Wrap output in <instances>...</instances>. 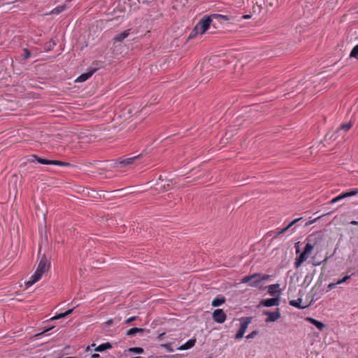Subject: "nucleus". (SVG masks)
<instances>
[{
  "label": "nucleus",
  "mask_w": 358,
  "mask_h": 358,
  "mask_svg": "<svg viewBox=\"0 0 358 358\" xmlns=\"http://www.w3.org/2000/svg\"><path fill=\"white\" fill-rule=\"evenodd\" d=\"M322 239L321 236L315 237L313 235L308 236V243L306 244L303 251L295 259L294 266L297 268L307 260L310 254L313 251L315 245Z\"/></svg>",
  "instance_id": "1"
},
{
  "label": "nucleus",
  "mask_w": 358,
  "mask_h": 358,
  "mask_svg": "<svg viewBox=\"0 0 358 358\" xmlns=\"http://www.w3.org/2000/svg\"><path fill=\"white\" fill-rule=\"evenodd\" d=\"M213 19L210 15L203 16L192 30L188 38L190 39L203 35L210 28Z\"/></svg>",
  "instance_id": "2"
},
{
  "label": "nucleus",
  "mask_w": 358,
  "mask_h": 358,
  "mask_svg": "<svg viewBox=\"0 0 358 358\" xmlns=\"http://www.w3.org/2000/svg\"><path fill=\"white\" fill-rule=\"evenodd\" d=\"M49 267L48 259L45 257H43L36 268L35 273L31 276L30 280L26 282L27 287H30L35 282L40 280L42 278L43 274L47 271Z\"/></svg>",
  "instance_id": "3"
},
{
  "label": "nucleus",
  "mask_w": 358,
  "mask_h": 358,
  "mask_svg": "<svg viewBox=\"0 0 358 358\" xmlns=\"http://www.w3.org/2000/svg\"><path fill=\"white\" fill-rule=\"evenodd\" d=\"M251 322L252 317H242L240 319V328L236 334L235 335V339L240 340L243 337Z\"/></svg>",
  "instance_id": "4"
},
{
  "label": "nucleus",
  "mask_w": 358,
  "mask_h": 358,
  "mask_svg": "<svg viewBox=\"0 0 358 358\" xmlns=\"http://www.w3.org/2000/svg\"><path fill=\"white\" fill-rule=\"evenodd\" d=\"M259 273H255L250 275L244 276L241 282L243 284L248 283L249 286L252 287H259L260 285L259 282Z\"/></svg>",
  "instance_id": "5"
},
{
  "label": "nucleus",
  "mask_w": 358,
  "mask_h": 358,
  "mask_svg": "<svg viewBox=\"0 0 358 358\" xmlns=\"http://www.w3.org/2000/svg\"><path fill=\"white\" fill-rule=\"evenodd\" d=\"M141 157V155H138L130 157L120 158L118 161L117 165L121 167L129 166L130 164H134Z\"/></svg>",
  "instance_id": "6"
},
{
  "label": "nucleus",
  "mask_w": 358,
  "mask_h": 358,
  "mask_svg": "<svg viewBox=\"0 0 358 358\" xmlns=\"http://www.w3.org/2000/svg\"><path fill=\"white\" fill-rule=\"evenodd\" d=\"M263 314L268 315V317L265 320L266 323L275 322L281 316L279 308H277L276 310L273 312L264 311Z\"/></svg>",
  "instance_id": "7"
},
{
  "label": "nucleus",
  "mask_w": 358,
  "mask_h": 358,
  "mask_svg": "<svg viewBox=\"0 0 358 358\" xmlns=\"http://www.w3.org/2000/svg\"><path fill=\"white\" fill-rule=\"evenodd\" d=\"M226 314L222 309H216L213 313V319L215 322L222 324L226 320Z\"/></svg>",
  "instance_id": "8"
},
{
  "label": "nucleus",
  "mask_w": 358,
  "mask_h": 358,
  "mask_svg": "<svg viewBox=\"0 0 358 358\" xmlns=\"http://www.w3.org/2000/svg\"><path fill=\"white\" fill-rule=\"evenodd\" d=\"M33 157L35 158V159L41 164H45V165H55V166H62L63 162L59 161V160H49L46 159H43L41 157H38L36 155H34Z\"/></svg>",
  "instance_id": "9"
},
{
  "label": "nucleus",
  "mask_w": 358,
  "mask_h": 358,
  "mask_svg": "<svg viewBox=\"0 0 358 358\" xmlns=\"http://www.w3.org/2000/svg\"><path fill=\"white\" fill-rule=\"evenodd\" d=\"M279 303V299L278 297L276 298H271V299H264L260 302V306H263L265 307H272L275 306H278Z\"/></svg>",
  "instance_id": "10"
},
{
  "label": "nucleus",
  "mask_w": 358,
  "mask_h": 358,
  "mask_svg": "<svg viewBox=\"0 0 358 358\" xmlns=\"http://www.w3.org/2000/svg\"><path fill=\"white\" fill-rule=\"evenodd\" d=\"M306 320L310 322V324L315 325L319 330L322 331L325 327V324L322 322H320L314 318L308 317L306 318Z\"/></svg>",
  "instance_id": "11"
},
{
  "label": "nucleus",
  "mask_w": 358,
  "mask_h": 358,
  "mask_svg": "<svg viewBox=\"0 0 358 358\" xmlns=\"http://www.w3.org/2000/svg\"><path fill=\"white\" fill-rule=\"evenodd\" d=\"M103 67V63L98 61H94L92 62V65L89 67V71L93 75L95 72H96L99 69Z\"/></svg>",
  "instance_id": "12"
},
{
  "label": "nucleus",
  "mask_w": 358,
  "mask_h": 358,
  "mask_svg": "<svg viewBox=\"0 0 358 358\" xmlns=\"http://www.w3.org/2000/svg\"><path fill=\"white\" fill-rule=\"evenodd\" d=\"M196 343L195 338H191L188 340L185 343L182 345L180 347L178 348L179 350H185L192 348Z\"/></svg>",
  "instance_id": "13"
},
{
  "label": "nucleus",
  "mask_w": 358,
  "mask_h": 358,
  "mask_svg": "<svg viewBox=\"0 0 358 358\" xmlns=\"http://www.w3.org/2000/svg\"><path fill=\"white\" fill-rule=\"evenodd\" d=\"M357 194H358V189H353L348 192L341 193V194L338 195V198H340V199L342 200L347 197L355 196Z\"/></svg>",
  "instance_id": "14"
},
{
  "label": "nucleus",
  "mask_w": 358,
  "mask_h": 358,
  "mask_svg": "<svg viewBox=\"0 0 358 358\" xmlns=\"http://www.w3.org/2000/svg\"><path fill=\"white\" fill-rule=\"evenodd\" d=\"M130 29L125 30L122 33L117 34L115 36L114 41L116 42H122L124 39H125L129 35Z\"/></svg>",
  "instance_id": "15"
},
{
  "label": "nucleus",
  "mask_w": 358,
  "mask_h": 358,
  "mask_svg": "<svg viewBox=\"0 0 358 358\" xmlns=\"http://www.w3.org/2000/svg\"><path fill=\"white\" fill-rule=\"evenodd\" d=\"M92 76V73L88 70L87 72L82 73L76 79V82L83 83L88 80Z\"/></svg>",
  "instance_id": "16"
},
{
  "label": "nucleus",
  "mask_w": 358,
  "mask_h": 358,
  "mask_svg": "<svg viewBox=\"0 0 358 358\" xmlns=\"http://www.w3.org/2000/svg\"><path fill=\"white\" fill-rule=\"evenodd\" d=\"M301 219L302 218L300 217V218H297V219L294 220L286 227H285V228H283V229H282L280 230L277 231L276 234L278 235H280V234H282L285 233L290 227H292L294 224H296L297 222H299Z\"/></svg>",
  "instance_id": "17"
},
{
  "label": "nucleus",
  "mask_w": 358,
  "mask_h": 358,
  "mask_svg": "<svg viewBox=\"0 0 358 358\" xmlns=\"http://www.w3.org/2000/svg\"><path fill=\"white\" fill-rule=\"evenodd\" d=\"M73 308L69 309L64 313H59V314H57V315L53 316L52 317H51L50 319V320H55L64 318V317L69 315L70 314H71L73 313Z\"/></svg>",
  "instance_id": "18"
},
{
  "label": "nucleus",
  "mask_w": 358,
  "mask_h": 358,
  "mask_svg": "<svg viewBox=\"0 0 358 358\" xmlns=\"http://www.w3.org/2000/svg\"><path fill=\"white\" fill-rule=\"evenodd\" d=\"M213 20H225V21H229L231 20V17L229 15H220V14H212L210 15Z\"/></svg>",
  "instance_id": "19"
},
{
  "label": "nucleus",
  "mask_w": 358,
  "mask_h": 358,
  "mask_svg": "<svg viewBox=\"0 0 358 358\" xmlns=\"http://www.w3.org/2000/svg\"><path fill=\"white\" fill-rule=\"evenodd\" d=\"M144 331V329L143 328H138V327H134L127 331L126 335L129 336H134L136 334L139 332H143Z\"/></svg>",
  "instance_id": "20"
},
{
  "label": "nucleus",
  "mask_w": 358,
  "mask_h": 358,
  "mask_svg": "<svg viewBox=\"0 0 358 358\" xmlns=\"http://www.w3.org/2000/svg\"><path fill=\"white\" fill-rule=\"evenodd\" d=\"M279 284L271 285L268 287V292L271 295H274L276 292H279Z\"/></svg>",
  "instance_id": "21"
},
{
  "label": "nucleus",
  "mask_w": 358,
  "mask_h": 358,
  "mask_svg": "<svg viewBox=\"0 0 358 358\" xmlns=\"http://www.w3.org/2000/svg\"><path fill=\"white\" fill-rule=\"evenodd\" d=\"M224 302V297H216L212 301L211 305L214 307H217L223 304Z\"/></svg>",
  "instance_id": "22"
},
{
  "label": "nucleus",
  "mask_w": 358,
  "mask_h": 358,
  "mask_svg": "<svg viewBox=\"0 0 358 358\" xmlns=\"http://www.w3.org/2000/svg\"><path fill=\"white\" fill-rule=\"evenodd\" d=\"M112 345L110 343H105L99 345L97 348H95V351L97 352H103L106 350L110 349Z\"/></svg>",
  "instance_id": "23"
},
{
  "label": "nucleus",
  "mask_w": 358,
  "mask_h": 358,
  "mask_svg": "<svg viewBox=\"0 0 358 358\" xmlns=\"http://www.w3.org/2000/svg\"><path fill=\"white\" fill-rule=\"evenodd\" d=\"M301 299H298L297 300H292L289 301V304L292 306H294V307H296V308H306V306H302L301 305Z\"/></svg>",
  "instance_id": "24"
},
{
  "label": "nucleus",
  "mask_w": 358,
  "mask_h": 358,
  "mask_svg": "<svg viewBox=\"0 0 358 358\" xmlns=\"http://www.w3.org/2000/svg\"><path fill=\"white\" fill-rule=\"evenodd\" d=\"M65 8H66L65 6H58V7L54 8L51 13L53 14H59L61 12L64 11L65 10Z\"/></svg>",
  "instance_id": "25"
},
{
  "label": "nucleus",
  "mask_w": 358,
  "mask_h": 358,
  "mask_svg": "<svg viewBox=\"0 0 358 358\" xmlns=\"http://www.w3.org/2000/svg\"><path fill=\"white\" fill-rule=\"evenodd\" d=\"M128 350L129 352H135L137 354H141L144 351L142 348H138V347L130 348Z\"/></svg>",
  "instance_id": "26"
},
{
  "label": "nucleus",
  "mask_w": 358,
  "mask_h": 358,
  "mask_svg": "<svg viewBox=\"0 0 358 358\" xmlns=\"http://www.w3.org/2000/svg\"><path fill=\"white\" fill-rule=\"evenodd\" d=\"M209 62H210V61H208V62H202V64L201 65V71H208V68L210 66Z\"/></svg>",
  "instance_id": "27"
},
{
  "label": "nucleus",
  "mask_w": 358,
  "mask_h": 358,
  "mask_svg": "<svg viewBox=\"0 0 358 358\" xmlns=\"http://www.w3.org/2000/svg\"><path fill=\"white\" fill-rule=\"evenodd\" d=\"M350 57H355L358 59V46H354L350 52Z\"/></svg>",
  "instance_id": "28"
},
{
  "label": "nucleus",
  "mask_w": 358,
  "mask_h": 358,
  "mask_svg": "<svg viewBox=\"0 0 358 358\" xmlns=\"http://www.w3.org/2000/svg\"><path fill=\"white\" fill-rule=\"evenodd\" d=\"M352 127V124L351 122H348V123L341 124L340 126V129L345 130V131H348L349 129H351Z\"/></svg>",
  "instance_id": "29"
},
{
  "label": "nucleus",
  "mask_w": 358,
  "mask_h": 358,
  "mask_svg": "<svg viewBox=\"0 0 358 358\" xmlns=\"http://www.w3.org/2000/svg\"><path fill=\"white\" fill-rule=\"evenodd\" d=\"M161 347L163 348H165L169 352H173V348H172V345L170 343L162 344V345H161Z\"/></svg>",
  "instance_id": "30"
},
{
  "label": "nucleus",
  "mask_w": 358,
  "mask_h": 358,
  "mask_svg": "<svg viewBox=\"0 0 358 358\" xmlns=\"http://www.w3.org/2000/svg\"><path fill=\"white\" fill-rule=\"evenodd\" d=\"M271 275H268V274H262V273H259V282H261L262 281H264V280H267L270 278Z\"/></svg>",
  "instance_id": "31"
},
{
  "label": "nucleus",
  "mask_w": 358,
  "mask_h": 358,
  "mask_svg": "<svg viewBox=\"0 0 358 358\" xmlns=\"http://www.w3.org/2000/svg\"><path fill=\"white\" fill-rule=\"evenodd\" d=\"M350 275H345V277H343L342 279L341 280H338V281L336 282V284H342V283H344L348 279H350Z\"/></svg>",
  "instance_id": "32"
},
{
  "label": "nucleus",
  "mask_w": 358,
  "mask_h": 358,
  "mask_svg": "<svg viewBox=\"0 0 358 358\" xmlns=\"http://www.w3.org/2000/svg\"><path fill=\"white\" fill-rule=\"evenodd\" d=\"M31 56V52L27 49H24V59H28Z\"/></svg>",
  "instance_id": "33"
},
{
  "label": "nucleus",
  "mask_w": 358,
  "mask_h": 358,
  "mask_svg": "<svg viewBox=\"0 0 358 358\" xmlns=\"http://www.w3.org/2000/svg\"><path fill=\"white\" fill-rule=\"evenodd\" d=\"M257 331H253L252 332H251L250 334H249L246 338L248 339H250V338H253L257 334Z\"/></svg>",
  "instance_id": "34"
},
{
  "label": "nucleus",
  "mask_w": 358,
  "mask_h": 358,
  "mask_svg": "<svg viewBox=\"0 0 358 358\" xmlns=\"http://www.w3.org/2000/svg\"><path fill=\"white\" fill-rule=\"evenodd\" d=\"M137 319V317L136 316H133V317H129L127 320H126V323L127 324H129L131 323V322L136 320Z\"/></svg>",
  "instance_id": "35"
},
{
  "label": "nucleus",
  "mask_w": 358,
  "mask_h": 358,
  "mask_svg": "<svg viewBox=\"0 0 358 358\" xmlns=\"http://www.w3.org/2000/svg\"><path fill=\"white\" fill-rule=\"evenodd\" d=\"M341 201V200L340 199V198H338V196H336L335 198H334V199L331 201V203H335L338 202V201Z\"/></svg>",
  "instance_id": "36"
},
{
  "label": "nucleus",
  "mask_w": 358,
  "mask_h": 358,
  "mask_svg": "<svg viewBox=\"0 0 358 358\" xmlns=\"http://www.w3.org/2000/svg\"><path fill=\"white\" fill-rule=\"evenodd\" d=\"M73 165L69 162H63L62 163V166H65V167H71Z\"/></svg>",
  "instance_id": "37"
},
{
  "label": "nucleus",
  "mask_w": 358,
  "mask_h": 358,
  "mask_svg": "<svg viewBox=\"0 0 358 358\" xmlns=\"http://www.w3.org/2000/svg\"><path fill=\"white\" fill-rule=\"evenodd\" d=\"M338 284H336V282H331L329 284L328 287L329 289H334Z\"/></svg>",
  "instance_id": "38"
},
{
  "label": "nucleus",
  "mask_w": 358,
  "mask_h": 358,
  "mask_svg": "<svg viewBox=\"0 0 358 358\" xmlns=\"http://www.w3.org/2000/svg\"><path fill=\"white\" fill-rule=\"evenodd\" d=\"M251 17L250 15H244L241 16V19H250Z\"/></svg>",
  "instance_id": "39"
},
{
  "label": "nucleus",
  "mask_w": 358,
  "mask_h": 358,
  "mask_svg": "<svg viewBox=\"0 0 358 358\" xmlns=\"http://www.w3.org/2000/svg\"><path fill=\"white\" fill-rule=\"evenodd\" d=\"M350 224H352V225H357L358 224V222L355 221V220H353V221L350 222Z\"/></svg>",
  "instance_id": "40"
},
{
  "label": "nucleus",
  "mask_w": 358,
  "mask_h": 358,
  "mask_svg": "<svg viewBox=\"0 0 358 358\" xmlns=\"http://www.w3.org/2000/svg\"><path fill=\"white\" fill-rule=\"evenodd\" d=\"M165 335V333H162L158 336V338L161 340L162 337Z\"/></svg>",
  "instance_id": "41"
},
{
  "label": "nucleus",
  "mask_w": 358,
  "mask_h": 358,
  "mask_svg": "<svg viewBox=\"0 0 358 358\" xmlns=\"http://www.w3.org/2000/svg\"><path fill=\"white\" fill-rule=\"evenodd\" d=\"M99 354H93L92 355V358H99Z\"/></svg>",
  "instance_id": "42"
},
{
  "label": "nucleus",
  "mask_w": 358,
  "mask_h": 358,
  "mask_svg": "<svg viewBox=\"0 0 358 358\" xmlns=\"http://www.w3.org/2000/svg\"><path fill=\"white\" fill-rule=\"evenodd\" d=\"M52 328H53V327H50V328H48V329H45V330L42 332V334H44V333H45V332L48 331L49 330L52 329Z\"/></svg>",
  "instance_id": "43"
},
{
  "label": "nucleus",
  "mask_w": 358,
  "mask_h": 358,
  "mask_svg": "<svg viewBox=\"0 0 358 358\" xmlns=\"http://www.w3.org/2000/svg\"><path fill=\"white\" fill-rule=\"evenodd\" d=\"M106 323H107L108 325H110V324H111L113 323V320H108V321L106 322Z\"/></svg>",
  "instance_id": "44"
},
{
  "label": "nucleus",
  "mask_w": 358,
  "mask_h": 358,
  "mask_svg": "<svg viewBox=\"0 0 358 358\" xmlns=\"http://www.w3.org/2000/svg\"><path fill=\"white\" fill-rule=\"evenodd\" d=\"M299 251H300V249H299V247H297V248H296V253H298V252H299Z\"/></svg>",
  "instance_id": "45"
},
{
  "label": "nucleus",
  "mask_w": 358,
  "mask_h": 358,
  "mask_svg": "<svg viewBox=\"0 0 358 358\" xmlns=\"http://www.w3.org/2000/svg\"><path fill=\"white\" fill-rule=\"evenodd\" d=\"M137 2H139V1H138V0H134L133 3H134V4H136V3H137Z\"/></svg>",
  "instance_id": "46"
},
{
  "label": "nucleus",
  "mask_w": 358,
  "mask_h": 358,
  "mask_svg": "<svg viewBox=\"0 0 358 358\" xmlns=\"http://www.w3.org/2000/svg\"><path fill=\"white\" fill-rule=\"evenodd\" d=\"M129 1H133L132 0H129Z\"/></svg>",
  "instance_id": "47"
},
{
  "label": "nucleus",
  "mask_w": 358,
  "mask_h": 358,
  "mask_svg": "<svg viewBox=\"0 0 358 358\" xmlns=\"http://www.w3.org/2000/svg\"><path fill=\"white\" fill-rule=\"evenodd\" d=\"M209 358H212V357H209Z\"/></svg>",
  "instance_id": "48"
}]
</instances>
